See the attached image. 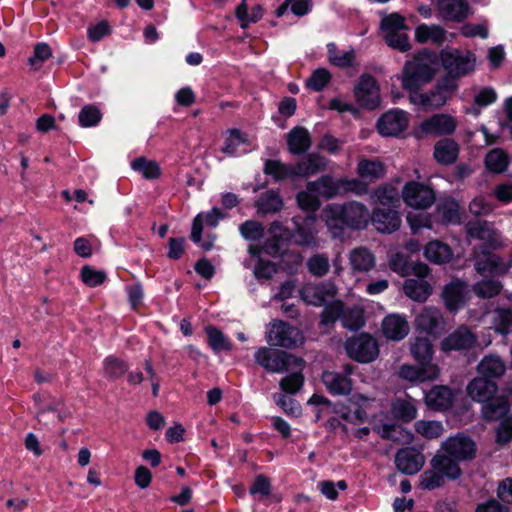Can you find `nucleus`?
Returning <instances> with one entry per match:
<instances>
[{"instance_id":"1","label":"nucleus","mask_w":512,"mask_h":512,"mask_svg":"<svg viewBox=\"0 0 512 512\" xmlns=\"http://www.w3.org/2000/svg\"><path fill=\"white\" fill-rule=\"evenodd\" d=\"M497 392V383L481 376L473 378L466 386V395L482 404L481 415L487 421L501 419L509 412V401L504 396H497Z\"/></svg>"},{"instance_id":"2","label":"nucleus","mask_w":512,"mask_h":512,"mask_svg":"<svg viewBox=\"0 0 512 512\" xmlns=\"http://www.w3.org/2000/svg\"><path fill=\"white\" fill-rule=\"evenodd\" d=\"M327 227L333 230L334 236L344 227L351 229L365 228L370 219L368 208L359 202L352 201L345 204H333L323 210Z\"/></svg>"},{"instance_id":"3","label":"nucleus","mask_w":512,"mask_h":512,"mask_svg":"<svg viewBox=\"0 0 512 512\" xmlns=\"http://www.w3.org/2000/svg\"><path fill=\"white\" fill-rule=\"evenodd\" d=\"M436 72L433 55L421 52L405 62L401 75L402 88L409 92V97L419 93L424 85L433 80Z\"/></svg>"},{"instance_id":"4","label":"nucleus","mask_w":512,"mask_h":512,"mask_svg":"<svg viewBox=\"0 0 512 512\" xmlns=\"http://www.w3.org/2000/svg\"><path fill=\"white\" fill-rule=\"evenodd\" d=\"M440 60L445 71L441 78L458 85V80L471 74L476 66V56L471 51L442 50Z\"/></svg>"},{"instance_id":"5","label":"nucleus","mask_w":512,"mask_h":512,"mask_svg":"<svg viewBox=\"0 0 512 512\" xmlns=\"http://www.w3.org/2000/svg\"><path fill=\"white\" fill-rule=\"evenodd\" d=\"M457 90L458 84H453L449 80H444L440 77L432 89L426 92L413 93L409 100L423 111H432L445 106L456 94Z\"/></svg>"},{"instance_id":"6","label":"nucleus","mask_w":512,"mask_h":512,"mask_svg":"<svg viewBox=\"0 0 512 512\" xmlns=\"http://www.w3.org/2000/svg\"><path fill=\"white\" fill-rule=\"evenodd\" d=\"M255 361L266 371L273 373H283L291 367H300L303 364L301 358L269 347L259 348L255 353Z\"/></svg>"},{"instance_id":"7","label":"nucleus","mask_w":512,"mask_h":512,"mask_svg":"<svg viewBox=\"0 0 512 512\" xmlns=\"http://www.w3.org/2000/svg\"><path fill=\"white\" fill-rule=\"evenodd\" d=\"M347 355L360 363H370L379 355L377 340L368 333L350 337L344 344Z\"/></svg>"},{"instance_id":"8","label":"nucleus","mask_w":512,"mask_h":512,"mask_svg":"<svg viewBox=\"0 0 512 512\" xmlns=\"http://www.w3.org/2000/svg\"><path fill=\"white\" fill-rule=\"evenodd\" d=\"M266 340L271 346L294 349L303 344L304 337L298 328L276 320L271 324Z\"/></svg>"},{"instance_id":"9","label":"nucleus","mask_w":512,"mask_h":512,"mask_svg":"<svg viewBox=\"0 0 512 512\" xmlns=\"http://www.w3.org/2000/svg\"><path fill=\"white\" fill-rule=\"evenodd\" d=\"M474 268L481 274H506L511 267V262L505 263L496 254H493L483 247L474 249Z\"/></svg>"},{"instance_id":"10","label":"nucleus","mask_w":512,"mask_h":512,"mask_svg":"<svg viewBox=\"0 0 512 512\" xmlns=\"http://www.w3.org/2000/svg\"><path fill=\"white\" fill-rule=\"evenodd\" d=\"M354 96L358 104L366 109H375L380 104L379 87L369 74L362 75L354 87Z\"/></svg>"},{"instance_id":"11","label":"nucleus","mask_w":512,"mask_h":512,"mask_svg":"<svg viewBox=\"0 0 512 512\" xmlns=\"http://www.w3.org/2000/svg\"><path fill=\"white\" fill-rule=\"evenodd\" d=\"M477 335L466 325H461L441 342L444 352L470 350L477 345Z\"/></svg>"},{"instance_id":"12","label":"nucleus","mask_w":512,"mask_h":512,"mask_svg":"<svg viewBox=\"0 0 512 512\" xmlns=\"http://www.w3.org/2000/svg\"><path fill=\"white\" fill-rule=\"evenodd\" d=\"M402 198L411 207L426 209L434 203L435 195L430 187L412 181L404 186Z\"/></svg>"},{"instance_id":"13","label":"nucleus","mask_w":512,"mask_h":512,"mask_svg":"<svg viewBox=\"0 0 512 512\" xmlns=\"http://www.w3.org/2000/svg\"><path fill=\"white\" fill-rule=\"evenodd\" d=\"M442 449L458 461H470L476 456L475 442L462 434L448 438L443 442Z\"/></svg>"},{"instance_id":"14","label":"nucleus","mask_w":512,"mask_h":512,"mask_svg":"<svg viewBox=\"0 0 512 512\" xmlns=\"http://www.w3.org/2000/svg\"><path fill=\"white\" fill-rule=\"evenodd\" d=\"M465 229L469 237L484 241L492 249H497L502 245L499 232L488 221H469L465 225Z\"/></svg>"},{"instance_id":"15","label":"nucleus","mask_w":512,"mask_h":512,"mask_svg":"<svg viewBox=\"0 0 512 512\" xmlns=\"http://www.w3.org/2000/svg\"><path fill=\"white\" fill-rule=\"evenodd\" d=\"M441 296L446 309L450 312H456L466 304L468 285L459 279L452 280L443 287Z\"/></svg>"},{"instance_id":"16","label":"nucleus","mask_w":512,"mask_h":512,"mask_svg":"<svg viewBox=\"0 0 512 512\" xmlns=\"http://www.w3.org/2000/svg\"><path fill=\"white\" fill-rule=\"evenodd\" d=\"M408 117L402 110H390L384 113L377 121L378 132L382 136H398L408 126Z\"/></svg>"},{"instance_id":"17","label":"nucleus","mask_w":512,"mask_h":512,"mask_svg":"<svg viewBox=\"0 0 512 512\" xmlns=\"http://www.w3.org/2000/svg\"><path fill=\"white\" fill-rule=\"evenodd\" d=\"M337 294V287L332 282H323L309 285L302 289V299L311 305L321 306L333 301Z\"/></svg>"},{"instance_id":"18","label":"nucleus","mask_w":512,"mask_h":512,"mask_svg":"<svg viewBox=\"0 0 512 512\" xmlns=\"http://www.w3.org/2000/svg\"><path fill=\"white\" fill-rule=\"evenodd\" d=\"M439 366H427L422 365L415 366L412 364H403L397 371V376L405 381L412 383H422L427 381H434L440 376Z\"/></svg>"},{"instance_id":"19","label":"nucleus","mask_w":512,"mask_h":512,"mask_svg":"<svg viewBox=\"0 0 512 512\" xmlns=\"http://www.w3.org/2000/svg\"><path fill=\"white\" fill-rule=\"evenodd\" d=\"M445 319L435 307H425L415 318V326L431 335L440 334L445 328Z\"/></svg>"},{"instance_id":"20","label":"nucleus","mask_w":512,"mask_h":512,"mask_svg":"<svg viewBox=\"0 0 512 512\" xmlns=\"http://www.w3.org/2000/svg\"><path fill=\"white\" fill-rule=\"evenodd\" d=\"M456 120L449 114H435L420 125L421 133L432 136L452 134L456 129Z\"/></svg>"},{"instance_id":"21","label":"nucleus","mask_w":512,"mask_h":512,"mask_svg":"<svg viewBox=\"0 0 512 512\" xmlns=\"http://www.w3.org/2000/svg\"><path fill=\"white\" fill-rule=\"evenodd\" d=\"M425 457L414 448H404L397 452L395 464L402 473L412 475L421 470Z\"/></svg>"},{"instance_id":"22","label":"nucleus","mask_w":512,"mask_h":512,"mask_svg":"<svg viewBox=\"0 0 512 512\" xmlns=\"http://www.w3.org/2000/svg\"><path fill=\"white\" fill-rule=\"evenodd\" d=\"M396 207L376 208L371 216L376 229L383 233H392L399 229L401 218Z\"/></svg>"},{"instance_id":"23","label":"nucleus","mask_w":512,"mask_h":512,"mask_svg":"<svg viewBox=\"0 0 512 512\" xmlns=\"http://www.w3.org/2000/svg\"><path fill=\"white\" fill-rule=\"evenodd\" d=\"M382 332L385 338L392 341H401L410 332V325L405 316L389 314L382 321Z\"/></svg>"},{"instance_id":"24","label":"nucleus","mask_w":512,"mask_h":512,"mask_svg":"<svg viewBox=\"0 0 512 512\" xmlns=\"http://www.w3.org/2000/svg\"><path fill=\"white\" fill-rule=\"evenodd\" d=\"M454 401V393L446 385H435L425 394V404L435 411L449 409Z\"/></svg>"},{"instance_id":"25","label":"nucleus","mask_w":512,"mask_h":512,"mask_svg":"<svg viewBox=\"0 0 512 512\" xmlns=\"http://www.w3.org/2000/svg\"><path fill=\"white\" fill-rule=\"evenodd\" d=\"M469 5L465 0H439L437 10L439 15L448 21L461 22L468 17Z\"/></svg>"},{"instance_id":"26","label":"nucleus","mask_w":512,"mask_h":512,"mask_svg":"<svg viewBox=\"0 0 512 512\" xmlns=\"http://www.w3.org/2000/svg\"><path fill=\"white\" fill-rule=\"evenodd\" d=\"M328 160L318 153H309L294 164L295 177H309L324 171Z\"/></svg>"},{"instance_id":"27","label":"nucleus","mask_w":512,"mask_h":512,"mask_svg":"<svg viewBox=\"0 0 512 512\" xmlns=\"http://www.w3.org/2000/svg\"><path fill=\"white\" fill-rule=\"evenodd\" d=\"M409 351L413 359L424 367L438 366L432 363L434 349L427 337H415L409 341Z\"/></svg>"},{"instance_id":"28","label":"nucleus","mask_w":512,"mask_h":512,"mask_svg":"<svg viewBox=\"0 0 512 512\" xmlns=\"http://www.w3.org/2000/svg\"><path fill=\"white\" fill-rule=\"evenodd\" d=\"M476 370L481 377L493 380L501 378L506 370V362L496 354L484 356L478 363Z\"/></svg>"},{"instance_id":"29","label":"nucleus","mask_w":512,"mask_h":512,"mask_svg":"<svg viewBox=\"0 0 512 512\" xmlns=\"http://www.w3.org/2000/svg\"><path fill=\"white\" fill-rule=\"evenodd\" d=\"M370 404V399L363 395H355L347 401L346 411L342 413V418L351 423H363L368 415L366 409Z\"/></svg>"},{"instance_id":"30","label":"nucleus","mask_w":512,"mask_h":512,"mask_svg":"<svg viewBox=\"0 0 512 512\" xmlns=\"http://www.w3.org/2000/svg\"><path fill=\"white\" fill-rule=\"evenodd\" d=\"M322 382L333 395H347L352 390L351 378L337 371H324Z\"/></svg>"},{"instance_id":"31","label":"nucleus","mask_w":512,"mask_h":512,"mask_svg":"<svg viewBox=\"0 0 512 512\" xmlns=\"http://www.w3.org/2000/svg\"><path fill=\"white\" fill-rule=\"evenodd\" d=\"M430 465L449 480H456L461 475V469L458 464V460L446 452L443 454L435 455L431 459Z\"/></svg>"},{"instance_id":"32","label":"nucleus","mask_w":512,"mask_h":512,"mask_svg":"<svg viewBox=\"0 0 512 512\" xmlns=\"http://www.w3.org/2000/svg\"><path fill=\"white\" fill-rule=\"evenodd\" d=\"M311 145L310 133L304 127H295L287 135L288 151L293 155L305 153Z\"/></svg>"},{"instance_id":"33","label":"nucleus","mask_w":512,"mask_h":512,"mask_svg":"<svg viewBox=\"0 0 512 512\" xmlns=\"http://www.w3.org/2000/svg\"><path fill=\"white\" fill-rule=\"evenodd\" d=\"M306 188L326 199H331L341 194V180L336 181L333 177L325 175L315 181L308 182Z\"/></svg>"},{"instance_id":"34","label":"nucleus","mask_w":512,"mask_h":512,"mask_svg":"<svg viewBox=\"0 0 512 512\" xmlns=\"http://www.w3.org/2000/svg\"><path fill=\"white\" fill-rule=\"evenodd\" d=\"M404 294L413 301L425 302L432 294V286L424 279L409 278L403 284Z\"/></svg>"},{"instance_id":"35","label":"nucleus","mask_w":512,"mask_h":512,"mask_svg":"<svg viewBox=\"0 0 512 512\" xmlns=\"http://www.w3.org/2000/svg\"><path fill=\"white\" fill-rule=\"evenodd\" d=\"M349 264L355 272H368L375 266V256L367 248L357 247L349 253Z\"/></svg>"},{"instance_id":"36","label":"nucleus","mask_w":512,"mask_h":512,"mask_svg":"<svg viewBox=\"0 0 512 512\" xmlns=\"http://www.w3.org/2000/svg\"><path fill=\"white\" fill-rule=\"evenodd\" d=\"M459 153L458 144L450 138L438 141L434 147V157L437 162L449 165L456 161Z\"/></svg>"},{"instance_id":"37","label":"nucleus","mask_w":512,"mask_h":512,"mask_svg":"<svg viewBox=\"0 0 512 512\" xmlns=\"http://www.w3.org/2000/svg\"><path fill=\"white\" fill-rule=\"evenodd\" d=\"M357 173L361 180L370 183L384 176L385 167L379 160L361 159L357 166Z\"/></svg>"},{"instance_id":"38","label":"nucleus","mask_w":512,"mask_h":512,"mask_svg":"<svg viewBox=\"0 0 512 512\" xmlns=\"http://www.w3.org/2000/svg\"><path fill=\"white\" fill-rule=\"evenodd\" d=\"M415 38L419 43L433 42L441 45L446 41V31L438 25H419L415 31Z\"/></svg>"},{"instance_id":"39","label":"nucleus","mask_w":512,"mask_h":512,"mask_svg":"<svg viewBox=\"0 0 512 512\" xmlns=\"http://www.w3.org/2000/svg\"><path fill=\"white\" fill-rule=\"evenodd\" d=\"M263 171L277 182L295 178L294 165L285 164L280 160H266Z\"/></svg>"},{"instance_id":"40","label":"nucleus","mask_w":512,"mask_h":512,"mask_svg":"<svg viewBox=\"0 0 512 512\" xmlns=\"http://www.w3.org/2000/svg\"><path fill=\"white\" fill-rule=\"evenodd\" d=\"M131 168L146 180L158 179L161 176V168L158 162L144 156L134 159L131 162Z\"/></svg>"},{"instance_id":"41","label":"nucleus","mask_w":512,"mask_h":512,"mask_svg":"<svg viewBox=\"0 0 512 512\" xmlns=\"http://www.w3.org/2000/svg\"><path fill=\"white\" fill-rule=\"evenodd\" d=\"M424 255L429 261L442 264L451 259L452 251L447 244L431 241L426 245Z\"/></svg>"},{"instance_id":"42","label":"nucleus","mask_w":512,"mask_h":512,"mask_svg":"<svg viewBox=\"0 0 512 512\" xmlns=\"http://www.w3.org/2000/svg\"><path fill=\"white\" fill-rule=\"evenodd\" d=\"M258 212L263 214L275 213L281 210L283 202L279 194L273 190H269L260 195L256 201Z\"/></svg>"},{"instance_id":"43","label":"nucleus","mask_w":512,"mask_h":512,"mask_svg":"<svg viewBox=\"0 0 512 512\" xmlns=\"http://www.w3.org/2000/svg\"><path fill=\"white\" fill-rule=\"evenodd\" d=\"M392 414L395 418L410 422L415 419L417 409L412 399H396L392 404Z\"/></svg>"},{"instance_id":"44","label":"nucleus","mask_w":512,"mask_h":512,"mask_svg":"<svg viewBox=\"0 0 512 512\" xmlns=\"http://www.w3.org/2000/svg\"><path fill=\"white\" fill-rule=\"evenodd\" d=\"M375 203L382 205L383 207H396L399 202V192L392 185H382L376 188L373 192Z\"/></svg>"},{"instance_id":"45","label":"nucleus","mask_w":512,"mask_h":512,"mask_svg":"<svg viewBox=\"0 0 512 512\" xmlns=\"http://www.w3.org/2000/svg\"><path fill=\"white\" fill-rule=\"evenodd\" d=\"M306 267L311 275L323 277L329 273L331 265L326 254L315 253L308 258Z\"/></svg>"},{"instance_id":"46","label":"nucleus","mask_w":512,"mask_h":512,"mask_svg":"<svg viewBox=\"0 0 512 512\" xmlns=\"http://www.w3.org/2000/svg\"><path fill=\"white\" fill-rule=\"evenodd\" d=\"M503 289V285L500 281L495 279H483L475 283L472 287V291L479 298L489 299L498 295Z\"/></svg>"},{"instance_id":"47","label":"nucleus","mask_w":512,"mask_h":512,"mask_svg":"<svg viewBox=\"0 0 512 512\" xmlns=\"http://www.w3.org/2000/svg\"><path fill=\"white\" fill-rule=\"evenodd\" d=\"M508 163V155L499 148L491 150L485 157L487 169L494 173L503 172L507 168Z\"/></svg>"},{"instance_id":"48","label":"nucleus","mask_w":512,"mask_h":512,"mask_svg":"<svg viewBox=\"0 0 512 512\" xmlns=\"http://www.w3.org/2000/svg\"><path fill=\"white\" fill-rule=\"evenodd\" d=\"M379 434L384 439L402 443H409L412 438L408 431L403 429L400 425L396 424L382 425L379 430Z\"/></svg>"},{"instance_id":"49","label":"nucleus","mask_w":512,"mask_h":512,"mask_svg":"<svg viewBox=\"0 0 512 512\" xmlns=\"http://www.w3.org/2000/svg\"><path fill=\"white\" fill-rule=\"evenodd\" d=\"M405 18L399 13H391L382 18L380 22V29L384 36L391 35L392 33L405 31L407 29Z\"/></svg>"},{"instance_id":"50","label":"nucleus","mask_w":512,"mask_h":512,"mask_svg":"<svg viewBox=\"0 0 512 512\" xmlns=\"http://www.w3.org/2000/svg\"><path fill=\"white\" fill-rule=\"evenodd\" d=\"M80 278L86 286L93 288L102 285L106 281L107 275L103 270L84 265L80 271Z\"/></svg>"},{"instance_id":"51","label":"nucleus","mask_w":512,"mask_h":512,"mask_svg":"<svg viewBox=\"0 0 512 512\" xmlns=\"http://www.w3.org/2000/svg\"><path fill=\"white\" fill-rule=\"evenodd\" d=\"M102 113L95 105H85L79 112L78 120L82 127L89 128L98 125L101 121Z\"/></svg>"},{"instance_id":"52","label":"nucleus","mask_w":512,"mask_h":512,"mask_svg":"<svg viewBox=\"0 0 512 512\" xmlns=\"http://www.w3.org/2000/svg\"><path fill=\"white\" fill-rule=\"evenodd\" d=\"M496 331L505 335L512 332V310L497 308L493 312Z\"/></svg>"},{"instance_id":"53","label":"nucleus","mask_w":512,"mask_h":512,"mask_svg":"<svg viewBox=\"0 0 512 512\" xmlns=\"http://www.w3.org/2000/svg\"><path fill=\"white\" fill-rule=\"evenodd\" d=\"M445 477L436 469L430 468L420 476V486L426 490H434L445 484Z\"/></svg>"},{"instance_id":"54","label":"nucleus","mask_w":512,"mask_h":512,"mask_svg":"<svg viewBox=\"0 0 512 512\" xmlns=\"http://www.w3.org/2000/svg\"><path fill=\"white\" fill-rule=\"evenodd\" d=\"M417 433L427 439L438 438L443 434V426L438 421H417L415 424Z\"/></svg>"},{"instance_id":"55","label":"nucleus","mask_w":512,"mask_h":512,"mask_svg":"<svg viewBox=\"0 0 512 512\" xmlns=\"http://www.w3.org/2000/svg\"><path fill=\"white\" fill-rule=\"evenodd\" d=\"M208 343L211 348L216 351H228L231 349V344L227 341L223 333L213 326L206 327Z\"/></svg>"},{"instance_id":"56","label":"nucleus","mask_w":512,"mask_h":512,"mask_svg":"<svg viewBox=\"0 0 512 512\" xmlns=\"http://www.w3.org/2000/svg\"><path fill=\"white\" fill-rule=\"evenodd\" d=\"M248 141L247 135L242 133L237 128L228 130V137L225 140V145L222 147V152L228 155H233L240 144Z\"/></svg>"},{"instance_id":"57","label":"nucleus","mask_w":512,"mask_h":512,"mask_svg":"<svg viewBox=\"0 0 512 512\" xmlns=\"http://www.w3.org/2000/svg\"><path fill=\"white\" fill-rule=\"evenodd\" d=\"M328 57L335 66L346 68L352 65L354 60V51H346L340 54L335 44L328 45Z\"/></svg>"},{"instance_id":"58","label":"nucleus","mask_w":512,"mask_h":512,"mask_svg":"<svg viewBox=\"0 0 512 512\" xmlns=\"http://www.w3.org/2000/svg\"><path fill=\"white\" fill-rule=\"evenodd\" d=\"M315 192L309 191L307 188L305 191H300L297 196V204L298 206L307 212H315L320 207V200Z\"/></svg>"},{"instance_id":"59","label":"nucleus","mask_w":512,"mask_h":512,"mask_svg":"<svg viewBox=\"0 0 512 512\" xmlns=\"http://www.w3.org/2000/svg\"><path fill=\"white\" fill-rule=\"evenodd\" d=\"M52 56V50L46 43H38L34 47L33 56L29 58L28 62L31 68L38 70L41 68L44 61Z\"/></svg>"},{"instance_id":"60","label":"nucleus","mask_w":512,"mask_h":512,"mask_svg":"<svg viewBox=\"0 0 512 512\" xmlns=\"http://www.w3.org/2000/svg\"><path fill=\"white\" fill-rule=\"evenodd\" d=\"M240 232L245 239L255 241L263 237L264 228L258 221L248 220L240 225Z\"/></svg>"},{"instance_id":"61","label":"nucleus","mask_w":512,"mask_h":512,"mask_svg":"<svg viewBox=\"0 0 512 512\" xmlns=\"http://www.w3.org/2000/svg\"><path fill=\"white\" fill-rule=\"evenodd\" d=\"M437 213L445 223H458L460 220L459 207L454 201L446 202L438 207Z\"/></svg>"},{"instance_id":"62","label":"nucleus","mask_w":512,"mask_h":512,"mask_svg":"<svg viewBox=\"0 0 512 512\" xmlns=\"http://www.w3.org/2000/svg\"><path fill=\"white\" fill-rule=\"evenodd\" d=\"M331 75L328 70L319 68L307 79L306 85L314 91H321L330 81Z\"/></svg>"},{"instance_id":"63","label":"nucleus","mask_w":512,"mask_h":512,"mask_svg":"<svg viewBox=\"0 0 512 512\" xmlns=\"http://www.w3.org/2000/svg\"><path fill=\"white\" fill-rule=\"evenodd\" d=\"M496 430V442L500 445L512 440V415H505Z\"/></svg>"},{"instance_id":"64","label":"nucleus","mask_w":512,"mask_h":512,"mask_svg":"<svg viewBox=\"0 0 512 512\" xmlns=\"http://www.w3.org/2000/svg\"><path fill=\"white\" fill-rule=\"evenodd\" d=\"M384 39L388 46L401 52H407L411 49L408 35L404 31H399L392 33L391 35L384 36Z\"/></svg>"}]
</instances>
